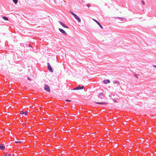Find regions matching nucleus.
I'll use <instances>...</instances> for the list:
<instances>
[{
  "label": "nucleus",
  "instance_id": "412c9836",
  "mask_svg": "<svg viewBox=\"0 0 156 156\" xmlns=\"http://www.w3.org/2000/svg\"><path fill=\"white\" fill-rule=\"evenodd\" d=\"M87 6L89 8L90 6V5L89 4H87Z\"/></svg>",
  "mask_w": 156,
  "mask_h": 156
},
{
  "label": "nucleus",
  "instance_id": "f8f14e48",
  "mask_svg": "<svg viewBox=\"0 0 156 156\" xmlns=\"http://www.w3.org/2000/svg\"><path fill=\"white\" fill-rule=\"evenodd\" d=\"M2 18L5 20H8V18L5 16H3L2 17Z\"/></svg>",
  "mask_w": 156,
  "mask_h": 156
},
{
  "label": "nucleus",
  "instance_id": "4be33fe9",
  "mask_svg": "<svg viewBox=\"0 0 156 156\" xmlns=\"http://www.w3.org/2000/svg\"><path fill=\"white\" fill-rule=\"evenodd\" d=\"M27 46L28 45L29 47H32L31 46V45L30 44H28V45H26Z\"/></svg>",
  "mask_w": 156,
  "mask_h": 156
},
{
  "label": "nucleus",
  "instance_id": "4468645a",
  "mask_svg": "<svg viewBox=\"0 0 156 156\" xmlns=\"http://www.w3.org/2000/svg\"><path fill=\"white\" fill-rule=\"evenodd\" d=\"M13 2L15 4H16L18 2V0H12Z\"/></svg>",
  "mask_w": 156,
  "mask_h": 156
},
{
  "label": "nucleus",
  "instance_id": "423d86ee",
  "mask_svg": "<svg viewBox=\"0 0 156 156\" xmlns=\"http://www.w3.org/2000/svg\"><path fill=\"white\" fill-rule=\"evenodd\" d=\"M58 22L63 27L67 28H69V27L67 26L66 25L64 24L62 22L60 21H58Z\"/></svg>",
  "mask_w": 156,
  "mask_h": 156
},
{
  "label": "nucleus",
  "instance_id": "f3484780",
  "mask_svg": "<svg viewBox=\"0 0 156 156\" xmlns=\"http://www.w3.org/2000/svg\"><path fill=\"white\" fill-rule=\"evenodd\" d=\"M139 76V75L138 74H134V76H136V78H138V76Z\"/></svg>",
  "mask_w": 156,
  "mask_h": 156
},
{
  "label": "nucleus",
  "instance_id": "ddd939ff",
  "mask_svg": "<svg viewBox=\"0 0 156 156\" xmlns=\"http://www.w3.org/2000/svg\"><path fill=\"white\" fill-rule=\"evenodd\" d=\"M97 104H102V105H106L107 104V103L106 102H98L97 103Z\"/></svg>",
  "mask_w": 156,
  "mask_h": 156
},
{
  "label": "nucleus",
  "instance_id": "6e6552de",
  "mask_svg": "<svg viewBox=\"0 0 156 156\" xmlns=\"http://www.w3.org/2000/svg\"><path fill=\"white\" fill-rule=\"evenodd\" d=\"M5 147L3 144H1L0 145V149L2 150L5 149Z\"/></svg>",
  "mask_w": 156,
  "mask_h": 156
},
{
  "label": "nucleus",
  "instance_id": "0eeeda50",
  "mask_svg": "<svg viewBox=\"0 0 156 156\" xmlns=\"http://www.w3.org/2000/svg\"><path fill=\"white\" fill-rule=\"evenodd\" d=\"M74 17L79 22H81V20L79 18V17L76 15L74 16Z\"/></svg>",
  "mask_w": 156,
  "mask_h": 156
},
{
  "label": "nucleus",
  "instance_id": "9b49d317",
  "mask_svg": "<svg viewBox=\"0 0 156 156\" xmlns=\"http://www.w3.org/2000/svg\"><path fill=\"white\" fill-rule=\"evenodd\" d=\"M113 83H116L118 85H119L120 84V82H119V81H116V80L114 81H113Z\"/></svg>",
  "mask_w": 156,
  "mask_h": 156
},
{
  "label": "nucleus",
  "instance_id": "1a4fd4ad",
  "mask_svg": "<svg viewBox=\"0 0 156 156\" xmlns=\"http://www.w3.org/2000/svg\"><path fill=\"white\" fill-rule=\"evenodd\" d=\"M94 20L96 22V23L98 25L101 29H103L102 26L101 25L98 21L95 20Z\"/></svg>",
  "mask_w": 156,
  "mask_h": 156
},
{
  "label": "nucleus",
  "instance_id": "5701e85b",
  "mask_svg": "<svg viewBox=\"0 0 156 156\" xmlns=\"http://www.w3.org/2000/svg\"><path fill=\"white\" fill-rule=\"evenodd\" d=\"M66 101H69V102L71 101L70 100H66Z\"/></svg>",
  "mask_w": 156,
  "mask_h": 156
},
{
  "label": "nucleus",
  "instance_id": "20e7f679",
  "mask_svg": "<svg viewBox=\"0 0 156 156\" xmlns=\"http://www.w3.org/2000/svg\"><path fill=\"white\" fill-rule=\"evenodd\" d=\"M48 70L51 72H53V70L52 67H51L50 63H48Z\"/></svg>",
  "mask_w": 156,
  "mask_h": 156
},
{
  "label": "nucleus",
  "instance_id": "7ed1b4c3",
  "mask_svg": "<svg viewBox=\"0 0 156 156\" xmlns=\"http://www.w3.org/2000/svg\"><path fill=\"white\" fill-rule=\"evenodd\" d=\"M98 98L101 99H103L104 98V96L102 93H100L98 96Z\"/></svg>",
  "mask_w": 156,
  "mask_h": 156
},
{
  "label": "nucleus",
  "instance_id": "bb28decb",
  "mask_svg": "<svg viewBox=\"0 0 156 156\" xmlns=\"http://www.w3.org/2000/svg\"><path fill=\"white\" fill-rule=\"evenodd\" d=\"M4 156H7V154H6Z\"/></svg>",
  "mask_w": 156,
  "mask_h": 156
},
{
  "label": "nucleus",
  "instance_id": "6ab92c4d",
  "mask_svg": "<svg viewBox=\"0 0 156 156\" xmlns=\"http://www.w3.org/2000/svg\"><path fill=\"white\" fill-rule=\"evenodd\" d=\"M117 18H119V19H121V20H122V21H123V20H124V19L121 18H120V17H117Z\"/></svg>",
  "mask_w": 156,
  "mask_h": 156
},
{
  "label": "nucleus",
  "instance_id": "f257e3e1",
  "mask_svg": "<svg viewBox=\"0 0 156 156\" xmlns=\"http://www.w3.org/2000/svg\"><path fill=\"white\" fill-rule=\"evenodd\" d=\"M44 90L49 92H50V88L49 86L47 84H45L44 87Z\"/></svg>",
  "mask_w": 156,
  "mask_h": 156
},
{
  "label": "nucleus",
  "instance_id": "aec40b11",
  "mask_svg": "<svg viewBox=\"0 0 156 156\" xmlns=\"http://www.w3.org/2000/svg\"><path fill=\"white\" fill-rule=\"evenodd\" d=\"M141 2H142V4H143V5H144V1H141Z\"/></svg>",
  "mask_w": 156,
  "mask_h": 156
},
{
  "label": "nucleus",
  "instance_id": "393cba45",
  "mask_svg": "<svg viewBox=\"0 0 156 156\" xmlns=\"http://www.w3.org/2000/svg\"><path fill=\"white\" fill-rule=\"evenodd\" d=\"M153 66L154 67H155V68H156V66L154 65Z\"/></svg>",
  "mask_w": 156,
  "mask_h": 156
},
{
  "label": "nucleus",
  "instance_id": "a878e982",
  "mask_svg": "<svg viewBox=\"0 0 156 156\" xmlns=\"http://www.w3.org/2000/svg\"><path fill=\"white\" fill-rule=\"evenodd\" d=\"M27 79H28V80H30V78L29 77H28Z\"/></svg>",
  "mask_w": 156,
  "mask_h": 156
},
{
  "label": "nucleus",
  "instance_id": "cd10ccee",
  "mask_svg": "<svg viewBox=\"0 0 156 156\" xmlns=\"http://www.w3.org/2000/svg\"><path fill=\"white\" fill-rule=\"evenodd\" d=\"M31 50L32 51H33V48H32V49H31Z\"/></svg>",
  "mask_w": 156,
  "mask_h": 156
},
{
  "label": "nucleus",
  "instance_id": "dca6fc26",
  "mask_svg": "<svg viewBox=\"0 0 156 156\" xmlns=\"http://www.w3.org/2000/svg\"><path fill=\"white\" fill-rule=\"evenodd\" d=\"M24 113L25 114V115H27L28 114V112L27 111H25L24 112Z\"/></svg>",
  "mask_w": 156,
  "mask_h": 156
},
{
  "label": "nucleus",
  "instance_id": "39448f33",
  "mask_svg": "<svg viewBox=\"0 0 156 156\" xmlns=\"http://www.w3.org/2000/svg\"><path fill=\"white\" fill-rule=\"evenodd\" d=\"M59 30L60 32H61L62 33L64 34L65 35H67V33L63 30L61 28H59Z\"/></svg>",
  "mask_w": 156,
  "mask_h": 156
},
{
  "label": "nucleus",
  "instance_id": "a211bd4d",
  "mask_svg": "<svg viewBox=\"0 0 156 156\" xmlns=\"http://www.w3.org/2000/svg\"><path fill=\"white\" fill-rule=\"evenodd\" d=\"M20 113L21 114H23L24 113V112L23 111H21L20 112Z\"/></svg>",
  "mask_w": 156,
  "mask_h": 156
},
{
  "label": "nucleus",
  "instance_id": "f03ea898",
  "mask_svg": "<svg viewBox=\"0 0 156 156\" xmlns=\"http://www.w3.org/2000/svg\"><path fill=\"white\" fill-rule=\"evenodd\" d=\"M84 87L83 86H79L77 87L74 88L73 89V90H80V89H82L84 88Z\"/></svg>",
  "mask_w": 156,
  "mask_h": 156
},
{
  "label": "nucleus",
  "instance_id": "b1692460",
  "mask_svg": "<svg viewBox=\"0 0 156 156\" xmlns=\"http://www.w3.org/2000/svg\"><path fill=\"white\" fill-rule=\"evenodd\" d=\"M8 156H12V154H8Z\"/></svg>",
  "mask_w": 156,
  "mask_h": 156
},
{
  "label": "nucleus",
  "instance_id": "9d476101",
  "mask_svg": "<svg viewBox=\"0 0 156 156\" xmlns=\"http://www.w3.org/2000/svg\"><path fill=\"white\" fill-rule=\"evenodd\" d=\"M110 81L108 80H105L103 81V83L104 84H107V83H110Z\"/></svg>",
  "mask_w": 156,
  "mask_h": 156
},
{
  "label": "nucleus",
  "instance_id": "2eb2a0df",
  "mask_svg": "<svg viewBox=\"0 0 156 156\" xmlns=\"http://www.w3.org/2000/svg\"><path fill=\"white\" fill-rule=\"evenodd\" d=\"M70 12L74 16L76 15V14H75L73 12H72L71 11H70Z\"/></svg>",
  "mask_w": 156,
  "mask_h": 156
}]
</instances>
